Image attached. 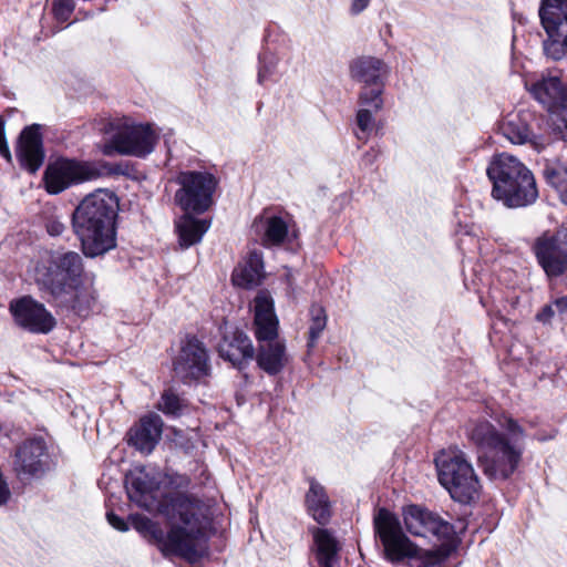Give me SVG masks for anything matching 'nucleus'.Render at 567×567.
Returning a JSON list of instances; mask_svg holds the SVG:
<instances>
[{"mask_svg": "<svg viewBox=\"0 0 567 567\" xmlns=\"http://www.w3.org/2000/svg\"><path fill=\"white\" fill-rule=\"evenodd\" d=\"M125 487L132 502L147 511L156 509L173 524L165 534L148 517L131 514L128 519L134 529L154 542L165 556L175 555L187 560H196L202 556L198 545L207 522L200 502L178 493L158 501L159 481L146 472L145 467H136L126 475Z\"/></svg>", "mask_w": 567, "mask_h": 567, "instance_id": "1", "label": "nucleus"}, {"mask_svg": "<svg viewBox=\"0 0 567 567\" xmlns=\"http://www.w3.org/2000/svg\"><path fill=\"white\" fill-rule=\"evenodd\" d=\"M82 258L78 252H45L34 267V280L59 305L70 308L80 317H87L96 305L93 285L83 284Z\"/></svg>", "mask_w": 567, "mask_h": 567, "instance_id": "2", "label": "nucleus"}, {"mask_svg": "<svg viewBox=\"0 0 567 567\" xmlns=\"http://www.w3.org/2000/svg\"><path fill=\"white\" fill-rule=\"evenodd\" d=\"M498 423L506 431V436L485 420L471 424L467 434L478 449V460L484 473L493 480H506L520 461L522 449L518 442L524 437V430L509 416H503Z\"/></svg>", "mask_w": 567, "mask_h": 567, "instance_id": "3", "label": "nucleus"}, {"mask_svg": "<svg viewBox=\"0 0 567 567\" xmlns=\"http://www.w3.org/2000/svg\"><path fill=\"white\" fill-rule=\"evenodd\" d=\"M117 208V197L107 189L86 195L75 208L73 229L86 257H97L115 248Z\"/></svg>", "mask_w": 567, "mask_h": 567, "instance_id": "4", "label": "nucleus"}, {"mask_svg": "<svg viewBox=\"0 0 567 567\" xmlns=\"http://www.w3.org/2000/svg\"><path fill=\"white\" fill-rule=\"evenodd\" d=\"M486 174L492 183V197L507 208L527 207L538 198L533 172L513 155H494Z\"/></svg>", "mask_w": 567, "mask_h": 567, "instance_id": "5", "label": "nucleus"}, {"mask_svg": "<svg viewBox=\"0 0 567 567\" xmlns=\"http://www.w3.org/2000/svg\"><path fill=\"white\" fill-rule=\"evenodd\" d=\"M105 134L107 138L101 151L106 156L120 154L143 158L154 151L159 138L154 125L138 123L128 117L110 121Z\"/></svg>", "mask_w": 567, "mask_h": 567, "instance_id": "6", "label": "nucleus"}, {"mask_svg": "<svg viewBox=\"0 0 567 567\" xmlns=\"http://www.w3.org/2000/svg\"><path fill=\"white\" fill-rule=\"evenodd\" d=\"M435 465L439 482L454 501L468 504L478 497L480 480L462 451H442Z\"/></svg>", "mask_w": 567, "mask_h": 567, "instance_id": "7", "label": "nucleus"}, {"mask_svg": "<svg viewBox=\"0 0 567 567\" xmlns=\"http://www.w3.org/2000/svg\"><path fill=\"white\" fill-rule=\"evenodd\" d=\"M179 188L175 193V203L185 213L203 214L213 205V196L218 181L206 171H186L177 176Z\"/></svg>", "mask_w": 567, "mask_h": 567, "instance_id": "8", "label": "nucleus"}, {"mask_svg": "<svg viewBox=\"0 0 567 567\" xmlns=\"http://www.w3.org/2000/svg\"><path fill=\"white\" fill-rule=\"evenodd\" d=\"M539 18L547 34L545 54L560 60L567 53V0H543Z\"/></svg>", "mask_w": 567, "mask_h": 567, "instance_id": "9", "label": "nucleus"}, {"mask_svg": "<svg viewBox=\"0 0 567 567\" xmlns=\"http://www.w3.org/2000/svg\"><path fill=\"white\" fill-rule=\"evenodd\" d=\"M256 337L260 342L259 354H284L286 346L278 336V318L274 299L267 290H260L252 301Z\"/></svg>", "mask_w": 567, "mask_h": 567, "instance_id": "10", "label": "nucleus"}, {"mask_svg": "<svg viewBox=\"0 0 567 567\" xmlns=\"http://www.w3.org/2000/svg\"><path fill=\"white\" fill-rule=\"evenodd\" d=\"M101 175V169L94 163L59 158L48 165L44 183L50 194H59L72 185L95 179Z\"/></svg>", "mask_w": 567, "mask_h": 567, "instance_id": "11", "label": "nucleus"}, {"mask_svg": "<svg viewBox=\"0 0 567 567\" xmlns=\"http://www.w3.org/2000/svg\"><path fill=\"white\" fill-rule=\"evenodd\" d=\"M374 529L390 561L396 563L417 555V547L403 533L398 517L388 509H379L374 517Z\"/></svg>", "mask_w": 567, "mask_h": 567, "instance_id": "12", "label": "nucleus"}, {"mask_svg": "<svg viewBox=\"0 0 567 567\" xmlns=\"http://www.w3.org/2000/svg\"><path fill=\"white\" fill-rule=\"evenodd\" d=\"M48 470L49 453L43 439L33 437L18 446L12 461V471L18 481L30 483L42 477Z\"/></svg>", "mask_w": 567, "mask_h": 567, "instance_id": "13", "label": "nucleus"}, {"mask_svg": "<svg viewBox=\"0 0 567 567\" xmlns=\"http://www.w3.org/2000/svg\"><path fill=\"white\" fill-rule=\"evenodd\" d=\"M533 252L537 262L549 278L567 272V231L536 238Z\"/></svg>", "mask_w": 567, "mask_h": 567, "instance_id": "14", "label": "nucleus"}, {"mask_svg": "<svg viewBox=\"0 0 567 567\" xmlns=\"http://www.w3.org/2000/svg\"><path fill=\"white\" fill-rule=\"evenodd\" d=\"M402 515L406 530L413 536L444 540L454 534L449 522L422 506L409 505L403 508Z\"/></svg>", "mask_w": 567, "mask_h": 567, "instance_id": "15", "label": "nucleus"}, {"mask_svg": "<svg viewBox=\"0 0 567 567\" xmlns=\"http://www.w3.org/2000/svg\"><path fill=\"white\" fill-rule=\"evenodd\" d=\"M9 310L19 327L33 333H49L56 324L44 305L28 296L11 301Z\"/></svg>", "mask_w": 567, "mask_h": 567, "instance_id": "16", "label": "nucleus"}, {"mask_svg": "<svg viewBox=\"0 0 567 567\" xmlns=\"http://www.w3.org/2000/svg\"><path fill=\"white\" fill-rule=\"evenodd\" d=\"M525 86L549 113L559 115L567 110V86L559 76L542 74L535 80H526Z\"/></svg>", "mask_w": 567, "mask_h": 567, "instance_id": "17", "label": "nucleus"}, {"mask_svg": "<svg viewBox=\"0 0 567 567\" xmlns=\"http://www.w3.org/2000/svg\"><path fill=\"white\" fill-rule=\"evenodd\" d=\"M252 229L264 247L279 246L289 237V218L266 210L255 218Z\"/></svg>", "mask_w": 567, "mask_h": 567, "instance_id": "18", "label": "nucleus"}, {"mask_svg": "<svg viewBox=\"0 0 567 567\" xmlns=\"http://www.w3.org/2000/svg\"><path fill=\"white\" fill-rule=\"evenodd\" d=\"M389 72V65L373 55L358 56L349 65L350 78L361 86L384 85Z\"/></svg>", "mask_w": 567, "mask_h": 567, "instance_id": "19", "label": "nucleus"}, {"mask_svg": "<svg viewBox=\"0 0 567 567\" xmlns=\"http://www.w3.org/2000/svg\"><path fill=\"white\" fill-rule=\"evenodd\" d=\"M17 155L21 166L30 173H35L41 167L44 152L40 125L33 124L21 132Z\"/></svg>", "mask_w": 567, "mask_h": 567, "instance_id": "20", "label": "nucleus"}, {"mask_svg": "<svg viewBox=\"0 0 567 567\" xmlns=\"http://www.w3.org/2000/svg\"><path fill=\"white\" fill-rule=\"evenodd\" d=\"M163 420L158 414L150 413L130 431V443L143 453H151L162 437Z\"/></svg>", "mask_w": 567, "mask_h": 567, "instance_id": "21", "label": "nucleus"}, {"mask_svg": "<svg viewBox=\"0 0 567 567\" xmlns=\"http://www.w3.org/2000/svg\"><path fill=\"white\" fill-rule=\"evenodd\" d=\"M528 113H518L509 115L501 124V132L505 138L511 143L523 145L532 144L535 148L539 150L544 146L540 137L535 135L528 125Z\"/></svg>", "mask_w": 567, "mask_h": 567, "instance_id": "22", "label": "nucleus"}, {"mask_svg": "<svg viewBox=\"0 0 567 567\" xmlns=\"http://www.w3.org/2000/svg\"><path fill=\"white\" fill-rule=\"evenodd\" d=\"M264 277V260L259 251H251L247 259L238 265L231 275V281L240 288H252L258 286Z\"/></svg>", "mask_w": 567, "mask_h": 567, "instance_id": "23", "label": "nucleus"}, {"mask_svg": "<svg viewBox=\"0 0 567 567\" xmlns=\"http://www.w3.org/2000/svg\"><path fill=\"white\" fill-rule=\"evenodd\" d=\"M210 227L209 219H198L186 213L175 223L178 243L182 248L198 244Z\"/></svg>", "mask_w": 567, "mask_h": 567, "instance_id": "24", "label": "nucleus"}, {"mask_svg": "<svg viewBox=\"0 0 567 567\" xmlns=\"http://www.w3.org/2000/svg\"><path fill=\"white\" fill-rule=\"evenodd\" d=\"M312 534L319 566L333 567L338 559V540L328 529L316 528Z\"/></svg>", "mask_w": 567, "mask_h": 567, "instance_id": "25", "label": "nucleus"}, {"mask_svg": "<svg viewBox=\"0 0 567 567\" xmlns=\"http://www.w3.org/2000/svg\"><path fill=\"white\" fill-rule=\"evenodd\" d=\"M306 504L309 514L315 520L321 525L328 523L331 515L330 503L324 488L316 481H311L310 483L309 491L306 495Z\"/></svg>", "mask_w": 567, "mask_h": 567, "instance_id": "26", "label": "nucleus"}, {"mask_svg": "<svg viewBox=\"0 0 567 567\" xmlns=\"http://www.w3.org/2000/svg\"><path fill=\"white\" fill-rule=\"evenodd\" d=\"M208 357H178L174 361V371L184 383L199 380L209 372Z\"/></svg>", "mask_w": 567, "mask_h": 567, "instance_id": "27", "label": "nucleus"}, {"mask_svg": "<svg viewBox=\"0 0 567 567\" xmlns=\"http://www.w3.org/2000/svg\"><path fill=\"white\" fill-rule=\"evenodd\" d=\"M231 363L238 370H243L250 361H255L257 365L268 374L278 373L286 364L287 357H221Z\"/></svg>", "mask_w": 567, "mask_h": 567, "instance_id": "28", "label": "nucleus"}, {"mask_svg": "<svg viewBox=\"0 0 567 567\" xmlns=\"http://www.w3.org/2000/svg\"><path fill=\"white\" fill-rule=\"evenodd\" d=\"M374 111L368 107H359L355 115V137L367 143L377 130Z\"/></svg>", "mask_w": 567, "mask_h": 567, "instance_id": "29", "label": "nucleus"}, {"mask_svg": "<svg viewBox=\"0 0 567 567\" xmlns=\"http://www.w3.org/2000/svg\"><path fill=\"white\" fill-rule=\"evenodd\" d=\"M279 58L269 51H265L258 56L257 82L264 85L266 82L274 80L278 74Z\"/></svg>", "mask_w": 567, "mask_h": 567, "instance_id": "30", "label": "nucleus"}, {"mask_svg": "<svg viewBox=\"0 0 567 567\" xmlns=\"http://www.w3.org/2000/svg\"><path fill=\"white\" fill-rule=\"evenodd\" d=\"M384 85L361 86L358 103L359 107H368L378 113L383 107Z\"/></svg>", "mask_w": 567, "mask_h": 567, "instance_id": "31", "label": "nucleus"}, {"mask_svg": "<svg viewBox=\"0 0 567 567\" xmlns=\"http://www.w3.org/2000/svg\"><path fill=\"white\" fill-rule=\"evenodd\" d=\"M185 408V400L181 398L172 388L164 390L161 400L157 403V410L167 416L181 415Z\"/></svg>", "mask_w": 567, "mask_h": 567, "instance_id": "32", "label": "nucleus"}, {"mask_svg": "<svg viewBox=\"0 0 567 567\" xmlns=\"http://www.w3.org/2000/svg\"><path fill=\"white\" fill-rule=\"evenodd\" d=\"M327 326V315L320 305H312L310 308L309 323V341L308 346H312L320 337Z\"/></svg>", "mask_w": 567, "mask_h": 567, "instance_id": "33", "label": "nucleus"}, {"mask_svg": "<svg viewBox=\"0 0 567 567\" xmlns=\"http://www.w3.org/2000/svg\"><path fill=\"white\" fill-rule=\"evenodd\" d=\"M547 177L559 193L561 200L567 205V166H559L548 173Z\"/></svg>", "mask_w": 567, "mask_h": 567, "instance_id": "34", "label": "nucleus"}, {"mask_svg": "<svg viewBox=\"0 0 567 567\" xmlns=\"http://www.w3.org/2000/svg\"><path fill=\"white\" fill-rule=\"evenodd\" d=\"M75 3L74 0H53L52 1V12L54 19L58 22H65L70 19L72 12L74 11Z\"/></svg>", "mask_w": 567, "mask_h": 567, "instance_id": "35", "label": "nucleus"}, {"mask_svg": "<svg viewBox=\"0 0 567 567\" xmlns=\"http://www.w3.org/2000/svg\"><path fill=\"white\" fill-rule=\"evenodd\" d=\"M449 556V551L445 548H439L436 550H424L421 555L420 567H435L443 564Z\"/></svg>", "mask_w": 567, "mask_h": 567, "instance_id": "36", "label": "nucleus"}, {"mask_svg": "<svg viewBox=\"0 0 567 567\" xmlns=\"http://www.w3.org/2000/svg\"><path fill=\"white\" fill-rule=\"evenodd\" d=\"M203 343L195 337L186 334L181 338V354H205Z\"/></svg>", "mask_w": 567, "mask_h": 567, "instance_id": "37", "label": "nucleus"}, {"mask_svg": "<svg viewBox=\"0 0 567 567\" xmlns=\"http://www.w3.org/2000/svg\"><path fill=\"white\" fill-rule=\"evenodd\" d=\"M106 518L109 524L120 530V532H127L128 530V524L121 518L120 516L115 515L114 513L110 512L106 514Z\"/></svg>", "mask_w": 567, "mask_h": 567, "instance_id": "38", "label": "nucleus"}, {"mask_svg": "<svg viewBox=\"0 0 567 567\" xmlns=\"http://www.w3.org/2000/svg\"><path fill=\"white\" fill-rule=\"evenodd\" d=\"M0 154L7 161H11V153H10L9 146H8L6 137H4V123L1 117H0Z\"/></svg>", "mask_w": 567, "mask_h": 567, "instance_id": "39", "label": "nucleus"}, {"mask_svg": "<svg viewBox=\"0 0 567 567\" xmlns=\"http://www.w3.org/2000/svg\"><path fill=\"white\" fill-rule=\"evenodd\" d=\"M11 497V492L7 480L3 474L0 472V506L6 505Z\"/></svg>", "mask_w": 567, "mask_h": 567, "instance_id": "40", "label": "nucleus"}, {"mask_svg": "<svg viewBox=\"0 0 567 567\" xmlns=\"http://www.w3.org/2000/svg\"><path fill=\"white\" fill-rule=\"evenodd\" d=\"M556 315L554 303L545 306L540 312L537 313L536 318L543 323H548L551 318Z\"/></svg>", "mask_w": 567, "mask_h": 567, "instance_id": "41", "label": "nucleus"}, {"mask_svg": "<svg viewBox=\"0 0 567 567\" xmlns=\"http://www.w3.org/2000/svg\"><path fill=\"white\" fill-rule=\"evenodd\" d=\"M556 128L564 140H567V110L559 114L557 121L554 122Z\"/></svg>", "mask_w": 567, "mask_h": 567, "instance_id": "42", "label": "nucleus"}, {"mask_svg": "<svg viewBox=\"0 0 567 567\" xmlns=\"http://www.w3.org/2000/svg\"><path fill=\"white\" fill-rule=\"evenodd\" d=\"M64 228V224L56 219L49 220L47 224V230L51 236H60Z\"/></svg>", "mask_w": 567, "mask_h": 567, "instance_id": "43", "label": "nucleus"}, {"mask_svg": "<svg viewBox=\"0 0 567 567\" xmlns=\"http://www.w3.org/2000/svg\"><path fill=\"white\" fill-rule=\"evenodd\" d=\"M553 303L555 312L564 320L567 317V297L557 298Z\"/></svg>", "mask_w": 567, "mask_h": 567, "instance_id": "44", "label": "nucleus"}, {"mask_svg": "<svg viewBox=\"0 0 567 567\" xmlns=\"http://www.w3.org/2000/svg\"><path fill=\"white\" fill-rule=\"evenodd\" d=\"M371 0H352L350 6V12L352 16H358L364 11L370 4Z\"/></svg>", "mask_w": 567, "mask_h": 567, "instance_id": "45", "label": "nucleus"}, {"mask_svg": "<svg viewBox=\"0 0 567 567\" xmlns=\"http://www.w3.org/2000/svg\"><path fill=\"white\" fill-rule=\"evenodd\" d=\"M239 350H240V354L243 355H246V354H252V347H251V343L249 340H243L241 341V346L239 347Z\"/></svg>", "mask_w": 567, "mask_h": 567, "instance_id": "46", "label": "nucleus"}, {"mask_svg": "<svg viewBox=\"0 0 567 567\" xmlns=\"http://www.w3.org/2000/svg\"><path fill=\"white\" fill-rule=\"evenodd\" d=\"M6 440V436L3 435V433L0 431V452L2 451V442Z\"/></svg>", "mask_w": 567, "mask_h": 567, "instance_id": "47", "label": "nucleus"}]
</instances>
